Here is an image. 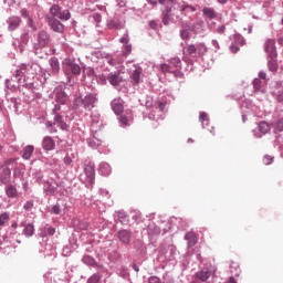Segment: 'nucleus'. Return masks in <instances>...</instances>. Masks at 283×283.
<instances>
[{
  "instance_id": "nucleus-1",
  "label": "nucleus",
  "mask_w": 283,
  "mask_h": 283,
  "mask_svg": "<svg viewBox=\"0 0 283 283\" xmlns=\"http://www.w3.org/2000/svg\"><path fill=\"white\" fill-rule=\"evenodd\" d=\"M165 6L164 10H161V21L164 25H171V23H180L182 21V17H189L191 12H196V7L189 4L184 0L179 2L161 4ZM180 14L182 17H180Z\"/></svg>"
},
{
  "instance_id": "nucleus-2",
  "label": "nucleus",
  "mask_w": 283,
  "mask_h": 283,
  "mask_svg": "<svg viewBox=\"0 0 283 283\" xmlns=\"http://www.w3.org/2000/svg\"><path fill=\"white\" fill-rule=\"evenodd\" d=\"M28 74H36V64L22 63L11 71V78L4 82L6 92H21L23 81H27Z\"/></svg>"
},
{
  "instance_id": "nucleus-3",
  "label": "nucleus",
  "mask_w": 283,
  "mask_h": 283,
  "mask_svg": "<svg viewBox=\"0 0 283 283\" xmlns=\"http://www.w3.org/2000/svg\"><path fill=\"white\" fill-rule=\"evenodd\" d=\"M62 71L67 78L66 85H72V76H78L81 74V65L74 60L66 57L62 62Z\"/></svg>"
},
{
  "instance_id": "nucleus-4",
  "label": "nucleus",
  "mask_w": 283,
  "mask_h": 283,
  "mask_svg": "<svg viewBox=\"0 0 283 283\" xmlns=\"http://www.w3.org/2000/svg\"><path fill=\"white\" fill-rule=\"evenodd\" d=\"M50 43H52V36L48 31L41 30L38 32L35 42L33 43V50H43V48H48Z\"/></svg>"
},
{
  "instance_id": "nucleus-5",
  "label": "nucleus",
  "mask_w": 283,
  "mask_h": 283,
  "mask_svg": "<svg viewBox=\"0 0 283 283\" xmlns=\"http://www.w3.org/2000/svg\"><path fill=\"white\" fill-rule=\"evenodd\" d=\"M142 105H145L146 109H158V112H165L167 104L164 102H154V97L146 95L144 98L139 99Z\"/></svg>"
},
{
  "instance_id": "nucleus-6",
  "label": "nucleus",
  "mask_w": 283,
  "mask_h": 283,
  "mask_svg": "<svg viewBox=\"0 0 283 283\" xmlns=\"http://www.w3.org/2000/svg\"><path fill=\"white\" fill-rule=\"evenodd\" d=\"M45 19L49 28H51L53 32H56L57 34H63V32H65V24L59 19L50 15H46Z\"/></svg>"
},
{
  "instance_id": "nucleus-7",
  "label": "nucleus",
  "mask_w": 283,
  "mask_h": 283,
  "mask_svg": "<svg viewBox=\"0 0 283 283\" xmlns=\"http://www.w3.org/2000/svg\"><path fill=\"white\" fill-rule=\"evenodd\" d=\"M43 193L46 196H56V193H59V182L54 179L44 180Z\"/></svg>"
},
{
  "instance_id": "nucleus-8",
  "label": "nucleus",
  "mask_w": 283,
  "mask_h": 283,
  "mask_svg": "<svg viewBox=\"0 0 283 283\" xmlns=\"http://www.w3.org/2000/svg\"><path fill=\"white\" fill-rule=\"evenodd\" d=\"M184 61L186 63H191V59H196L198 56L197 44H188L182 49Z\"/></svg>"
},
{
  "instance_id": "nucleus-9",
  "label": "nucleus",
  "mask_w": 283,
  "mask_h": 283,
  "mask_svg": "<svg viewBox=\"0 0 283 283\" xmlns=\"http://www.w3.org/2000/svg\"><path fill=\"white\" fill-rule=\"evenodd\" d=\"M117 239L125 247H129L132 244V231L129 229H120L117 231Z\"/></svg>"
},
{
  "instance_id": "nucleus-10",
  "label": "nucleus",
  "mask_w": 283,
  "mask_h": 283,
  "mask_svg": "<svg viewBox=\"0 0 283 283\" xmlns=\"http://www.w3.org/2000/svg\"><path fill=\"white\" fill-rule=\"evenodd\" d=\"M42 149L45 151V154H50V151H54L56 149V140H54L51 136H45L42 139Z\"/></svg>"
},
{
  "instance_id": "nucleus-11",
  "label": "nucleus",
  "mask_w": 283,
  "mask_h": 283,
  "mask_svg": "<svg viewBox=\"0 0 283 283\" xmlns=\"http://www.w3.org/2000/svg\"><path fill=\"white\" fill-rule=\"evenodd\" d=\"M119 43L123 44L122 52L125 56L132 54V44L129 43V32L126 31L125 34L119 39Z\"/></svg>"
},
{
  "instance_id": "nucleus-12",
  "label": "nucleus",
  "mask_w": 283,
  "mask_h": 283,
  "mask_svg": "<svg viewBox=\"0 0 283 283\" xmlns=\"http://www.w3.org/2000/svg\"><path fill=\"white\" fill-rule=\"evenodd\" d=\"M54 95L56 103H60V105H65V103H67V93H65L63 86H56L54 88Z\"/></svg>"
},
{
  "instance_id": "nucleus-13",
  "label": "nucleus",
  "mask_w": 283,
  "mask_h": 283,
  "mask_svg": "<svg viewBox=\"0 0 283 283\" xmlns=\"http://www.w3.org/2000/svg\"><path fill=\"white\" fill-rule=\"evenodd\" d=\"M84 174L86 176L88 185H94V180H96V170L94 169V164L88 163L84 167Z\"/></svg>"
},
{
  "instance_id": "nucleus-14",
  "label": "nucleus",
  "mask_w": 283,
  "mask_h": 283,
  "mask_svg": "<svg viewBox=\"0 0 283 283\" xmlns=\"http://www.w3.org/2000/svg\"><path fill=\"white\" fill-rule=\"evenodd\" d=\"M212 275H213V270H211V268L209 266L203 268L195 273V277L197 280H200V282H207V280H209V277H211Z\"/></svg>"
},
{
  "instance_id": "nucleus-15",
  "label": "nucleus",
  "mask_w": 283,
  "mask_h": 283,
  "mask_svg": "<svg viewBox=\"0 0 283 283\" xmlns=\"http://www.w3.org/2000/svg\"><path fill=\"white\" fill-rule=\"evenodd\" d=\"M264 51L269 56L275 57L277 56V49L275 48V41L273 39H269L264 43Z\"/></svg>"
},
{
  "instance_id": "nucleus-16",
  "label": "nucleus",
  "mask_w": 283,
  "mask_h": 283,
  "mask_svg": "<svg viewBox=\"0 0 283 283\" xmlns=\"http://www.w3.org/2000/svg\"><path fill=\"white\" fill-rule=\"evenodd\" d=\"M96 101H98V98L94 93H91L84 96L82 102L84 109H94V104L96 103Z\"/></svg>"
},
{
  "instance_id": "nucleus-17",
  "label": "nucleus",
  "mask_w": 283,
  "mask_h": 283,
  "mask_svg": "<svg viewBox=\"0 0 283 283\" xmlns=\"http://www.w3.org/2000/svg\"><path fill=\"white\" fill-rule=\"evenodd\" d=\"M107 28L109 30H124L125 28V19L114 18L107 21Z\"/></svg>"
},
{
  "instance_id": "nucleus-18",
  "label": "nucleus",
  "mask_w": 283,
  "mask_h": 283,
  "mask_svg": "<svg viewBox=\"0 0 283 283\" xmlns=\"http://www.w3.org/2000/svg\"><path fill=\"white\" fill-rule=\"evenodd\" d=\"M7 25H8L9 32H14V30H18L19 25H21V18L17 15L8 18Z\"/></svg>"
},
{
  "instance_id": "nucleus-19",
  "label": "nucleus",
  "mask_w": 283,
  "mask_h": 283,
  "mask_svg": "<svg viewBox=\"0 0 283 283\" xmlns=\"http://www.w3.org/2000/svg\"><path fill=\"white\" fill-rule=\"evenodd\" d=\"M53 122H54V125H56L57 127H60V129H62V132H67V129H70V125L65 123V120L63 119V115H61V113L53 115Z\"/></svg>"
},
{
  "instance_id": "nucleus-20",
  "label": "nucleus",
  "mask_w": 283,
  "mask_h": 283,
  "mask_svg": "<svg viewBox=\"0 0 283 283\" xmlns=\"http://www.w3.org/2000/svg\"><path fill=\"white\" fill-rule=\"evenodd\" d=\"M114 220H118L124 227L129 224V214L125 210H118L114 213Z\"/></svg>"
},
{
  "instance_id": "nucleus-21",
  "label": "nucleus",
  "mask_w": 283,
  "mask_h": 283,
  "mask_svg": "<svg viewBox=\"0 0 283 283\" xmlns=\"http://www.w3.org/2000/svg\"><path fill=\"white\" fill-rule=\"evenodd\" d=\"M10 176H12V170L6 166H1L0 182L2 185H8V182H10Z\"/></svg>"
},
{
  "instance_id": "nucleus-22",
  "label": "nucleus",
  "mask_w": 283,
  "mask_h": 283,
  "mask_svg": "<svg viewBox=\"0 0 283 283\" xmlns=\"http://www.w3.org/2000/svg\"><path fill=\"white\" fill-rule=\"evenodd\" d=\"M111 107H112L114 114H116V116H120L124 111L123 99H120V98L113 99L111 103Z\"/></svg>"
},
{
  "instance_id": "nucleus-23",
  "label": "nucleus",
  "mask_w": 283,
  "mask_h": 283,
  "mask_svg": "<svg viewBox=\"0 0 283 283\" xmlns=\"http://www.w3.org/2000/svg\"><path fill=\"white\" fill-rule=\"evenodd\" d=\"M107 80L108 83H111V85H113L114 87L120 85V82L123 81V78L120 77V73L118 72L108 73Z\"/></svg>"
},
{
  "instance_id": "nucleus-24",
  "label": "nucleus",
  "mask_w": 283,
  "mask_h": 283,
  "mask_svg": "<svg viewBox=\"0 0 283 283\" xmlns=\"http://www.w3.org/2000/svg\"><path fill=\"white\" fill-rule=\"evenodd\" d=\"M191 32H193V27L189 24L182 25L180 30V38L182 41H189V39H191Z\"/></svg>"
},
{
  "instance_id": "nucleus-25",
  "label": "nucleus",
  "mask_w": 283,
  "mask_h": 283,
  "mask_svg": "<svg viewBox=\"0 0 283 283\" xmlns=\"http://www.w3.org/2000/svg\"><path fill=\"white\" fill-rule=\"evenodd\" d=\"M33 154H34V145H27L23 147L21 151V156L23 160H30Z\"/></svg>"
},
{
  "instance_id": "nucleus-26",
  "label": "nucleus",
  "mask_w": 283,
  "mask_h": 283,
  "mask_svg": "<svg viewBox=\"0 0 283 283\" xmlns=\"http://www.w3.org/2000/svg\"><path fill=\"white\" fill-rule=\"evenodd\" d=\"M185 240L187 241L188 249H193V245L198 244V237L193 232L186 233Z\"/></svg>"
},
{
  "instance_id": "nucleus-27",
  "label": "nucleus",
  "mask_w": 283,
  "mask_h": 283,
  "mask_svg": "<svg viewBox=\"0 0 283 283\" xmlns=\"http://www.w3.org/2000/svg\"><path fill=\"white\" fill-rule=\"evenodd\" d=\"M4 191L8 198H17L19 196V192L17 191V186L12 184H8L4 188Z\"/></svg>"
},
{
  "instance_id": "nucleus-28",
  "label": "nucleus",
  "mask_w": 283,
  "mask_h": 283,
  "mask_svg": "<svg viewBox=\"0 0 283 283\" xmlns=\"http://www.w3.org/2000/svg\"><path fill=\"white\" fill-rule=\"evenodd\" d=\"M271 127L274 134H280L283 132V117H279L274 122L271 123Z\"/></svg>"
},
{
  "instance_id": "nucleus-29",
  "label": "nucleus",
  "mask_w": 283,
  "mask_h": 283,
  "mask_svg": "<svg viewBox=\"0 0 283 283\" xmlns=\"http://www.w3.org/2000/svg\"><path fill=\"white\" fill-rule=\"evenodd\" d=\"M177 256H178V249L176 248V245H168L166 258L169 260V262H171L172 260H176Z\"/></svg>"
},
{
  "instance_id": "nucleus-30",
  "label": "nucleus",
  "mask_w": 283,
  "mask_h": 283,
  "mask_svg": "<svg viewBox=\"0 0 283 283\" xmlns=\"http://www.w3.org/2000/svg\"><path fill=\"white\" fill-rule=\"evenodd\" d=\"M50 67L53 72V74H59L61 70V64L59 63V57H51L49 60Z\"/></svg>"
},
{
  "instance_id": "nucleus-31",
  "label": "nucleus",
  "mask_w": 283,
  "mask_h": 283,
  "mask_svg": "<svg viewBox=\"0 0 283 283\" xmlns=\"http://www.w3.org/2000/svg\"><path fill=\"white\" fill-rule=\"evenodd\" d=\"M82 262L83 264H86V266H93V268L98 266V262H96V259L88 254H85L82 258Z\"/></svg>"
},
{
  "instance_id": "nucleus-32",
  "label": "nucleus",
  "mask_w": 283,
  "mask_h": 283,
  "mask_svg": "<svg viewBox=\"0 0 283 283\" xmlns=\"http://www.w3.org/2000/svg\"><path fill=\"white\" fill-rule=\"evenodd\" d=\"M98 174H101V176H109V174H112V166L107 163L99 164Z\"/></svg>"
},
{
  "instance_id": "nucleus-33",
  "label": "nucleus",
  "mask_w": 283,
  "mask_h": 283,
  "mask_svg": "<svg viewBox=\"0 0 283 283\" xmlns=\"http://www.w3.org/2000/svg\"><path fill=\"white\" fill-rule=\"evenodd\" d=\"M86 143H87L88 147H91L92 149H98V147H101V145H103V142L96 137L87 138Z\"/></svg>"
},
{
  "instance_id": "nucleus-34",
  "label": "nucleus",
  "mask_w": 283,
  "mask_h": 283,
  "mask_svg": "<svg viewBox=\"0 0 283 283\" xmlns=\"http://www.w3.org/2000/svg\"><path fill=\"white\" fill-rule=\"evenodd\" d=\"M143 74V69L142 67H136L132 75H130V78L133 81V83L135 85H138V83H140V75Z\"/></svg>"
},
{
  "instance_id": "nucleus-35",
  "label": "nucleus",
  "mask_w": 283,
  "mask_h": 283,
  "mask_svg": "<svg viewBox=\"0 0 283 283\" xmlns=\"http://www.w3.org/2000/svg\"><path fill=\"white\" fill-rule=\"evenodd\" d=\"M30 76L34 78V74L30 73V74H27L25 81L22 80L21 92H23V87H25V90H34V83L28 82L30 81Z\"/></svg>"
},
{
  "instance_id": "nucleus-36",
  "label": "nucleus",
  "mask_w": 283,
  "mask_h": 283,
  "mask_svg": "<svg viewBox=\"0 0 283 283\" xmlns=\"http://www.w3.org/2000/svg\"><path fill=\"white\" fill-rule=\"evenodd\" d=\"M268 67L270 72H277V56H268Z\"/></svg>"
},
{
  "instance_id": "nucleus-37",
  "label": "nucleus",
  "mask_w": 283,
  "mask_h": 283,
  "mask_svg": "<svg viewBox=\"0 0 283 283\" xmlns=\"http://www.w3.org/2000/svg\"><path fill=\"white\" fill-rule=\"evenodd\" d=\"M148 235L154 238L155 235H160V227L155 223H150L147 229Z\"/></svg>"
},
{
  "instance_id": "nucleus-38",
  "label": "nucleus",
  "mask_w": 283,
  "mask_h": 283,
  "mask_svg": "<svg viewBox=\"0 0 283 283\" xmlns=\"http://www.w3.org/2000/svg\"><path fill=\"white\" fill-rule=\"evenodd\" d=\"M252 85H253L254 92H262V94H264L265 90H264V84L262 80L255 77L252 82Z\"/></svg>"
},
{
  "instance_id": "nucleus-39",
  "label": "nucleus",
  "mask_w": 283,
  "mask_h": 283,
  "mask_svg": "<svg viewBox=\"0 0 283 283\" xmlns=\"http://www.w3.org/2000/svg\"><path fill=\"white\" fill-rule=\"evenodd\" d=\"M202 14L207 19H216V17H218V14L216 13V9L214 8H209V7H205L202 9Z\"/></svg>"
},
{
  "instance_id": "nucleus-40",
  "label": "nucleus",
  "mask_w": 283,
  "mask_h": 283,
  "mask_svg": "<svg viewBox=\"0 0 283 283\" xmlns=\"http://www.w3.org/2000/svg\"><path fill=\"white\" fill-rule=\"evenodd\" d=\"M149 6H153V8H156V6H167V3H175L176 0H146Z\"/></svg>"
},
{
  "instance_id": "nucleus-41",
  "label": "nucleus",
  "mask_w": 283,
  "mask_h": 283,
  "mask_svg": "<svg viewBox=\"0 0 283 283\" xmlns=\"http://www.w3.org/2000/svg\"><path fill=\"white\" fill-rule=\"evenodd\" d=\"M259 130H261L262 135L265 136V134H269L273 127L269 122H261L258 126Z\"/></svg>"
},
{
  "instance_id": "nucleus-42",
  "label": "nucleus",
  "mask_w": 283,
  "mask_h": 283,
  "mask_svg": "<svg viewBox=\"0 0 283 283\" xmlns=\"http://www.w3.org/2000/svg\"><path fill=\"white\" fill-rule=\"evenodd\" d=\"M23 235H25L27 238H32V235H34V224L32 223H28L23 231H22Z\"/></svg>"
},
{
  "instance_id": "nucleus-43",
  "label": "nucleus",
  "mask_w": 283,
  "mask_h": 283,
  "mask_svg": "<svg viewBox=\"0 0 283 283\" xmlns=\"http://www.w3.org/2000/svg\"><path fill=\"white\" fill-rule=\"evenodd\" d=\"M199 120L201 123L202 128L207 127L209 125V114L201 112L199 116Z\"/></svg>"
},
{
  "instance_id": "nucleus-44",
  "label": "nucleus",
  "mask_w": 283,
  "mask_h": 283,
  "mask_svg": "<svg viewBox=\"0 0 283 283\" xmlns=\"http://www.w3.org/2000/svg\"><path fill=\"white\" fill-rule=\"evenodd\" d=\"M50 14L49 17H53V19H56V17H59V14H61V6L59 4H53L50 8Z\"/></svg>"
},
{
  "instance_id": "nucleus-45",
  "label": "nucleus",
  "mask_w": 283,
  "mask_h": 283,
  "mask_svg": "<svg viewBox=\"0 0 283 283\" xmlns=\"http://www.w3.org/2000/svg\"><path fill=\"white\" fill-rule=\"evenodd\" d=\"M57 19H60V21H70V19H72V13H70V10L67 9L64 11H60Z\"/></svg>"
},
{
  "instance_id": "nucleus-46",
  "label": "nucleus",
  "mask_w": 283,
  "mask_h": 283,
  "mask_svg": "<svg viewBox=\"0 0 283 283\" xmlns=\"http://www.w3.org/2000/svg\"><path fill=\"white\" fill-rule=\"evenodd\" d=\"M169 63H171V65H174V67H177V70H182V61L180 60V57H178V56L171 57L169 60Z\"/></svg>"
},
{
  "instance_id": "nucleus-47",
  "label": "nucleus",
  "mask_w": 283,
  "mask_h": 283,
  "mask_svg": "<svg viewBox=\"0 0 283 283\" xmlns=\"http://www.w3.org/2000/svg\"><path fill=\"white\" fill-rule=\"evenodd\" d=\"M160 70L163 72V74H172V72H174V69H171V65H169L167 63L160 64Z\"/></svg>"
},
{
  "instance_id": "nucleus-48",
  "label": "nucleus",
  "mask_w": 283,
  "mask_h": 283,
  "mask_svg": "<svg viewBox=\"0 0 283 283\" xmlns=\"http://www.w3.org/2000/svg\"><path fill=\"white\" fill-rule=\"evenodd\" d=\"M91 123H92L93 127H94V125H98L101 123V114L92 113V115H91Z\"/></svg>"
},
{
  "instance_id": "nucleus-49",
  "label": "nucleus",
  "mask_w": 283,
  "mask_h": 283,
  "mask_svg": "<svg viewBox=\"0 0 283 283\" xmlns=\"http://www.w3.org/2000/svg\"><path fill=\"white\" fill-rule=\"evenodd\" d=\"M101 273H94L91 277L87 279L86 283H101Z\"/></svg>"
},
{
  "instance_id": "nucleus-50",
  "label": "nucleus",
  "mask_w": 283,
  "mask_h": 283,
  "mask_svg": "<svg viewBox=\"0 0 283 283\" xmlns=\"http://www.w3.org/2000/svg\"><path fill=\"white\" fill-rule=\"evenodd\" d=\"M272 94L275 101H277V103H281L283 105V91L282 90L274 91Z\"/></svg>"
},
{
  "instance_id": "nucleus-51",
  "label": "nucleus",
  "mask_w": 283,
  "mask_h": 283,
  "mask_svg": "<svg viewBox=\"0 0 283 283\" xmlns=\"http://www.w3.org/2000/svg\"><path fill=\"white\" fill-rule=\"evenodd\" d=\"M197 53L199 54V56L207 54V45H205V43H198L197 44Z\"/></svg>"
},
{
  "instance_id": "nucleus-52",
  "label": "nucleus",
  "mask_w": 283,
  "mask_h": 283,
  "mask_svg": "<svg viewBox=\"0 0 283 283\" xmlns=\"http://www.w3.org/2000/svg\"><path fill=\"white\" fill-rule=\"evenodd\" d=\"M45 127L50 134H56V124H54V122H46Z\"/></svg>"
},
{
  "instance_id": "nucleus-53",
  "label": "nucleus",
  "mask_w": 283,
  "mask_h": 283,
  "mask_svg": "<svg viewBox=\"0 0 283 283\" xmlns=\"http://www.w3.org/2000/svg\"><path fill=\"white\" fill-rule=\"evenodd\" d=\"M8 220H10V213L8 212H3L0 214V227H3V224H6V222H8Z\"/></svg>"
},
{
  "instance_id": "nucleus-54",
  "label": "nucleus",
  "mask_w": 283,
  "mask_h": 283,
  "mask_svg": "<svg viewBox=\"0 0 283 283\" xmlns=\"http://www.w3.org/2000/svg\"><path fill=\"white\" fill-rule=\"evenodd\" d=\"M90 20L95 23H101L103 21V15H101V13H93L90 15Z\"/></svg>"
},
{
  "instance_id": "nucleus-55",
  "label": "nucleus",
  "mask_w": 283,
  "mask_h": 283,
  "mask_svg": "<svg viewBox=\"0 0 283 283\" xmlns=\"http://www.w3.org/2000/svg\"><path fill=\"white\" fill-rule=\"evenodd\" d=\"M118 120L122 127H127V125H129V119L125 115H120Z\"/></svg>"
},
{
  "instance_id": "nucleus-56",
  "label": "nucleus",
  "mask_w": 283,
  "mask_h": 283,
  "mask_svg": "<svg viewBox=\"0 0 283 283\" xmlns=\"http://www.w3.org/2000/svg\"><path fill=\"white\" fill-rule=\"evenodd\" d=\"M163 283H174V276L169 272H166L163 276Z\"/></svg>"
},
{
  "instance_id": "nucleus-57",
  "label": "nucleus",
  "mask_w": 283,
  "mask_h": 283,
  "mask_svg": "<svg viewBox=\"0 0 283 283\" xmlns=\"http://www.w3.org/2000/svg\"><path fill=\"white\" fill-rule=\"evenodd\" d=\"M51 213H53L54 216H61V205L60 203H55L51 208Z\"/></svg>"
},
{
  "instance_id": "nucleus-58",
  "label": "nucleus",
  "mask_w": 283,
  "mask_h": 283,
  "mask_svg": "<svg viewBox=\"0 0 283 283\" xmlns=\"http://www.w3.org/2000/svg\"><path fill=\"white\" fill-rule=\"evenodd\" d=\"M88 228L90 223H87V221H78L77 229L81 231H87Z\"/></svg>"
},
{
  "instance_id": "nucleus-59",
  "label": "nucleus",
  "mask_w": 283,
  "mask_h": 283,
  "mask_svg": "<svg viewBox=\"0 0 283 283\" xmlns=\"http://www.w3.org/2000/svg\"><path fill=\"white\" fill-rule=\"evenodd\" d=\"M33 208H34V201L33 200H29L23 205L24 211H32Z\"/></svg>"
},
{
  "instance_id": "nucleus-60",
  "label": "nucleus",
  "mask_w": 283,
  "mask_h": 283,
  "mask_svg": "<svg viewBox=\"0 0 283 283\" xmlns=\"http://www.w3.org/2000/svg\"><path fill=\"white\" fill-rule=\"evenodd\" d=\"M45 235H54L56 233V229L50 226L44 228Z\"/></svg>"
},
{
  "instance_id": "nucleus-61",
  "label": "nucleus",
  "mask_w": 283,
  "mask_h": 283,
  "mask_svg": "<svg viewBox=\"0 0 283 283\" xmlns=\"http://www.w3.org/2000/svg\"><path fill=\"white\" fill-rule=\"evenodd\" d=\"M234 40L240 45H244V43H247V40H244V36H242L241 34H234Z\"/></svg>"
},
{
  "instance_id": "nucleus-62",
  "label": "nucleus",
  "mask_w": 283,
  "mask_h": 283,
  "mask_svg": "<svg viewBox=\"0 0 283 283\" xmlns=\"http://www.w3.org/2000/svg\"><path fill=\"white\" fill-rule=\"evenodd\" d=\"M230 271H231V273H232L233 275H235L237 277L240 275V266H238L237 264L230 266Z\"/></svg>"
},
{
  "instance_id": "nucleus-63",
  "label": "nucleus",
  "mask_w": 283,
  "mask_h": 283,
  "mask_svg": "<svg viewBox=\"0 0 283 283\" xmlns=\"http://www.w3.org/2000/svg\"><path fill=\"white\" fill-rule=\"evenodd\" d=\"M273 160H274V157L271 156V155H265V156L263 157V163H264L265 165H272V164H273Z\"/></svg>"
},
{
  "instance_id": "nucleus-64",
  "label": "nucleus",
  "mask_w": 283,
  "mask_h": 283,
  "mask_svg": "<svg viewBox=\"0 0 283 283\" xmlns=\"http://www.w3.org/2000/svg\"><path fill=\"white\" fill-rule=\"evenodd\" d=\"M148 283H161V280L158 276H150Z\"/></svg>"
}]
</instances>
